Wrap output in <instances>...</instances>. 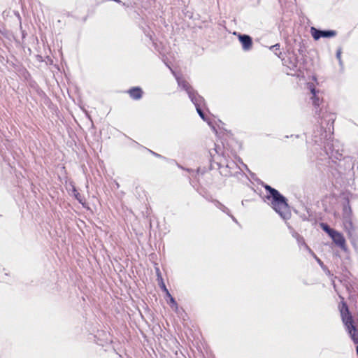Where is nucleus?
Returning a JSON list of instances; mask_svg holds the SVG:
<instances>
[{
    "label": "nucleus",
    "mask_w": 358,
    "mask_h": 358,
    "mask_svg": "<svg viewBox=\"0 0 358 358\" xmlns=\"http://www.w3.org/2000/svg\"><path fill=\"white\" fill-rule=\"evenodd\" d=\"M315 258V259L317 260V263L320 265V266H322L323 263L322 262L316 257V255L314 254V252L312 251V252H310Z\"/></svg>",
    "instance_id": "obj_17"
},
{
    "label": "nucleus",
    "mask_w": 358,
    "mask_h": 358,
    "mask_svg": "<svg viewBox=\"0 0 358 358\" xmlns=\"http://www.w3.org/2000/svg\"><path fill=\"white\" fill-rule=\"evenodd\" d=\"M156 273H157V280H158V282H159V281H161V279H163V278L161 275V273L158 268H156Z\"/></svg>",
    "instance_id": "obj_16"
},
{
    "label": "nucleus",
    "mask_w": 358,
    "mask_h": 358,
    "mask_svg": "<svg viewBox=\"0 0 358 358\" xmlns=\"http://www.w3.org/2000/svg\"><path fill=\"white\" fill-rule=\"evenodd\" d=\"M352 222L349 221V222H346L345 227H352Z\"/></svg>",
    "instance_id": "obj_18"
},
{
    "label": "nucleus",
    "mask_w": 358,
    "mask_h": 358,
    "mask_svg": "<svg viewBox=\"0 0 358 358\" xmlns=\"http://www.w3.org/2000/svg\"><path fill=\"white\" fill-rule=\"evenodd\" d=\"M171 70L176 77L178 86L187 92L192 102L194 104L198 114L203 120H206L204 113L202 110V107L205 104L203 98L199 95L184 78L177 76L172 69Z\"/></svg>",
    "instance_id": "obj_3"
},
{
    "label": "nucleus",
    "mask_w": 358,
    "mask_h": 358,
    "mask_svg": "<svg viewBox=\"0 0 358 358\" xmlns=\"http://www.w3.org/2000/svg\"><path fill=\"white\" fill-rule=\"evenodd\" d=\"M219 165L220 172L222 174H224L225 176L233 175V172H231V171H228L226 170L227 168L232 169L234 167V163L233 162H229L227 161L222 162V160H220L219 162Z\"/></svg>",
    "instance_id": "obj_7"
},
{
    "label": "nucleus",
    "mask_w": 358,
    "mask_h": 358,
    "mask_svg": "<svg viewBox=\"0 0 358 358\" xmlns=\"http://www.w3.org/2000/svg\"><path fill=\"white\" fill-rule=\"evenodd\" d=\"M307 86L311 94L310 99L315 107V112L322 120L320 128L313 132V141L318 145L329 144V140L331 136V129L334 122V116L327 111L322 112V108H320L323 101L322 92L316 90L313 83H308ZM324 148H326V145Z\"/></svg>",
    "instance_id": "obj_1"
},
{
    "label": "nucleus",
    "mask_w": 358,
    "mask_h": 358,
    "mask_svg": "<svg viewBox=\"0 0 358 358\" xmlns=\"http://www.w3.org/2000/svg\"><path fill=\"white\" fill-rule=\"evenodd\" d=\"M214 151L216 154H219L218 151H217V147L216 146L215 148L214 149Z\"/></svg>",
    "instance_id": "obj_22"
},
{
    "label": "nucleus",
    "mask_w": 358,
    "mask_h": 358,
    "mask_svg": "<svg viewBox=\"0 0 358 358\" xmlns=\"http://www.w3.org/2000/svg\"><path fill=\"white\" fill-rule=\"evenodd\" d=\"M152 153L154 155H155V156L159 157V155H158V154H157V153H155V152H152Z\"/></svg>",
    "instance_id": "obj_23"
},
{
    "label": "nucleus",
    "mask_w": 358,
    "mask_h": 358,
    "mask_svg": "<svg viewBox=\"0 0 358 358\" xmlns=\"http://www.w3.org/2000/svg\"><path fill=\"white\" fill-rule=\"evenodd\" d=\"M168 303L170 305L171 308L175 312H176V313L178 312V305L173 297H171V299H169V301H168Z\"/></svg>",
    "instance_id": "obj_10"
},
{
    "label": "nucleus",
    "mask_w": 358,
    "mask_h": 358,
    "mask_svg": "<svg viewBox=\"0 0 358 358\" xmlns=\"http://www.w3.org/2000/svg\"><path fill=\"white\" fill-rule=\"evenodd\" d=\"M234 222H236L237 223V220L230 213V215H229Z\"/></svg>",
    "instance_id": "obj_21"
},
{
    "label": "nucleus",
    "mask_w": 358,
    "mask_h": 358,
    "mask_svg": "<svg viewBox=\"0 0 358 358\" xmlns=\"http://www.w3.org/2000/svg\"><path fill=\"white\" fill-rule=\"evenodd\" d=\"M210 154L213 157H215V155H213L211 152H210Z\"/></svg>",
    "instance_id": "obj_24"
},
{
    "label": "nucleus",
    "mask_w": 358,
    "mask_h": 358,
    "mask_svg": "<svg viewBox=\"0 0 358 358\" xmlns=\"http://www.w3.org/2000/svg\"><path fill=\"white\" fill-rule=\"evenodd\" d=\"M242 205H243V206H244V205H245V203H244V201H242Z\"/></svg>",
    "instance_id": "obj_25"
},
{
    "label": "nucleus",
    "mask_w": 358,
    "mask_h": 358,
    "mask_svg": "<svg viewBox=\"0 0 358 358\" xmlns=\"http://www.w3.org/2000/svg\"><path fill=\"white\" fill-rule=\"evenodd\" d=\"M297 241L299 244H302L304 245L305 248L309 252H312V250L306 244V243L304 242V240L303 238L300 236H298L297 237Z\"/></svg>",
    "instance_id": "obj_13"
},
{
    "label": "nucleus",
    "mask_w": 358,
    "mask_h": 358,
    "mask_svg": "<svg viewBox=\"0 0 358 358\" xmlns=\"http://www.w3.org/2000/svg\"><path fill=\"white\" fill-rule=\"evenodd\" d=\"M265 189L270 194V196H268V199H271L272 208L283 220H288L290 217L291 213L285 197L280 194L278 190L269 185H266Z\"/></svg>",
    "instance_id": "obj_2"
},
{
    "label": "nucleus",
    "mask_w": 358,
    "mask_h": 358,
    "mask_svg": "<svg viewBox=\"0 0 358 358\" xmlns=\"http://www.w3.org/2000/svg\"><path fill=\"white\" fill-rule=\"evenodd\" d=\"M130 96L134 99H139L142 96V90L139 87H133L129 90Z\"/></svg>",
    "instance_id": "obj_8"
},
{
    "label": "nucleus",
    "mask_w": 358,
    "mask_h": 358,
    "mask_svg": "<svg viewBox=\"0 0 358 358\" xmlns=\"http://www.w3.org/2000/svg\"><path fill=\"white\" fill-rule=\"evenodd\" d=\"M321 228L330 236L336 230L331 229L327 224L322 223Z\"/></svg>",
    "instance_id": "obj_12"
},
{
    "label": "nucleus",
    "mask_w": 358,
    "mask_h": 358,
    "mask_svg": "<svg viewBox=\"0 0 358 358\" xmlns=\"http://www.w3.org/2000/svg\"><path fill=\"white\" fill-rule=\"evenodd\" d=\"M310 34L313 38L317 41L320 38H331L336 35V31L334 30H319L315 27L310 28Z\"/></svg>",
    "instance_id": "obj_4"
},
{
    "label": "nucleus",
    "mask_w": 358,
    "mask_h": 358,
    "mask_svg": "<svg viewBox=\"0 0 358 358\" xmlns=\"http://www.w3.org/2000/svg\"><path fill=\"white\" fill-rule=\"evenodd\" d=\"M280 45L279 43H276L273 45H271L269 49L273 50L275 55L280 57V55H281V52L280 50Z\"/></svg>",
    "instance_id": "obj_11"
},
{
    "label": "nucleus",
    "mask_w": 358,
    "mask_h": 358,
    "mask_svg": "<svg viewBox=\"0 0 358 358\" xmlns=\"http://www.w3.org/2000/svg\"><path fill=\"white\" fill-rule=\"evenodd\" d=\"M159 285L161 287V289H162L163 292H167V288L164 282V280L163 279H161V281L159 282Z\"/></svg>",
    "instance_id": "obj_14"
},
{
    "label": "nucleus",
    "mask_w": 358,
    "mask_h": 358,
    "mask_svg": "<svg viewBox=\"0 0 358 358\" xmlns=\"http://www.w3.org/2000/svg\"><path fill=\"white\" fill-rule=\"evenodd\" d=\"M75 196H76V199H77L80 202H81V199H80V194H79V193L76 194H75Z\"/></svg>",
    "instance_id": "obj_19"
},
{
    "label": "nucleus",
    "mask_w": 358,
    "mask_h": 358,
    "mask_svg": "<svg viewBox=\"0 0 358 358\" xmlns=\"http://www.w3.org/2000/svg\"><path fill=\"white\" fill-rule=\"evenodd\" d=\"M239 41L242 45V48L244 51H249L252 48V38L246 34H238Z\"/></svg>",
    "instance_id": "obj_6"
},
{
    "label": "nucleus",
    "mask_w": 358,
    "mask_h": 358,
    "mask_svg": "<svg viewBox=\"0 0 358 358\" xmlns=\"http://www.w3.org/2000/svg\"><path fill=\"white\" fill-rule=\"evenodd\" d=\"M336 58L338 59L340 64H342L341 61V49H338L336 52Z\"/></svg>",
    "instance_id": "obj_15"
},
{
    "label": "nucleus",
    "mask_w": 358,
    "mask_h": 358,
    "mask_svg": "<svg viewBox=\"0 0 358 358\" xmlns=\"http://www.w3.org/2000/svg\"><path fill=\"white\" fill-rule=\"evenodd\" d=\"M213 203H214L215 206L222 210L223 213H226L227 215H230V210L229 209L226 207L224 205H223L222 203L217 200L213 201Z\"/></svg>",
    "instance_id": "obj_9"
},
{
    "label": "nucleus",
    "mask_w": 358,
    "mask_h": 358,
    "mask_svg": "<svg viewBox=\"0 0 358 358\" xmlns=\"http://www.w3.org/2000/svg\"><path fill=\"white\" fill-rule=\"evenodd\" d=\"M165 292V294H166V296L167 297H169V299H171V297H173V296L171 295V294H170V292H169V290H167V292Z\"/></svg>",
    "instance_id": "obj_20"
},
{
    "label": "nucleus",
    "mask_w": 358,
    "mask_h": 358,
    "mask_svg": "<svg viewBox=\"0 0 358 358\" xmlns=\"http://www.w3.org/2000/svg\"><path fill=\"white\" fill-rule=\"evenodd\" d=\"M330 237L334 243L341 248L343 250L346 251V241L343 234L337 231H335Z\"/></svg>",
    "instance_id": "obj_5"
}]
</instances>
